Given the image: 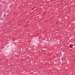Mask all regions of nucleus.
Instances as JSON below:
<instances>
[{
	"instance_id": "1",
	"label": "nucleus",
	"mask_w": 75,
	"mask_h": 75,
	"mask_svg": "<svg viewBox=\"0 0 75 75\" xmlns=\"http://www.w3.org/2000/svg\"><path fill=\"white\" fill-rule=\"evenodd\" d=\"M72 47H73V45L71 44L69 45L70 47L72 48Z\"/></svg>"
},
{
	"instance_id": "2",
	"label": "nucleus",
	"mask_w": 75,
	"mask_h": 75,
	"mask_svg": "<svg viewBox=\"0 0 75 75\" xmlns=\"http://www.w3.org/2000/svg\"><path fill=\"white\" fill-rule=\"evenodd\" d=\"M62 1V0H60V2H61V1Z\"/></svg>"
}]
</instances>
